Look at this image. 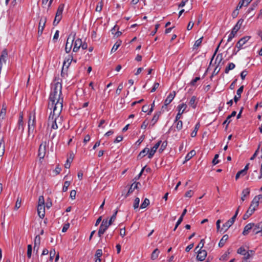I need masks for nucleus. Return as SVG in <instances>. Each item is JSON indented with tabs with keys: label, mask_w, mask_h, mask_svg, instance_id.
<instances>
[{
	"label": "nucleus",
	"mask_w": 262,
	"mask_h": 262,
	"mask_svg": "<svg viewBox=\"0 0 262 262\" xmlns=\"http://www.w3.org/2000/svg\"><path fill=\"white\" fill-rule=\"evenodd\" d=\"M250 37H251L249 36H244L238 40L236 45V47L238 49V50H239L248 41Z\"/></svg>",
	"instance_id": "9"
},
{
	"label": "nucleus",
	"mask_w": 262,
	"mask_h": 262,
	"mask_svg": "<svg viewBox=\"0 0 262 262\" xmlns=\"http://www.w3.org/2000/svg\"><path fill=\"white\" fill-rule=\"evenodd\" d=\"M70 185V181H66L64 183V185L62 188V191L66 192L68 190V187Z\"/></svg>",
	"instance_id": "51"
},
{
	"label": "nucleus",
	"mask_w": 262,
	"mask_h": 262,
	"mask_svg": "<svg viewBox=\"0 0 262 262\" xmlns=\"http://www.w3.org/2000/svg\"><path fill=\"white\" fill-rule=\"evenodd\" d=\"M8 56V52L7 49L3 50L1 55L0 56V63H2V61L6 62V58Z\"/></svg>",
	"instance_id": "23"
},
{
	"label": "nucleus",
	"mask_w": 262,
	"mask_h": 262,
	"mask_svg": "<svg viewBox=\"0 0 262 262\" xmlns=\"http://www.w3.org/2000/svg\"><path fill=\"white\" fill-rule=\"evenodd\" d=\"M184 110H182V111H181L180 110H179V112L176 117L175 121H177L181 118V115L184 113Z\"/></svg>",
	"instance_id": "62"
},
{
	"label": "nucleus",
	"mask_w": 262,
	"mask_h": 262,
	"mask_svg": "<svg viewBox=\"0 0 262 262\" xmlns=\"http://www.w3.org/2000/svg\"><path fill=\"white\" fill-rule=\"evenodd\" d=\"M146 167V166H144V167L142 169V170H141V171H140V172L139 173V174L138 176H137L136 177H135V178L134 179L133 181H135V182H136V181H137V180H139V179L140 178V177H141V176H142V173H143V172L144 170H145V167Z\"/></svg>",
	"instance_id": "55"
},
{
	"label": "nucleus",
	"mask_w": 262,
	"mask_h": 262,
	"mask_svg": "<svg viewBox=\"0 0 262 262\" xmlns=\"http://www.w3.org/2000/svg\"><path fill=\"white\" fill-rule=\"evenodd\" d=\"M37 213L38 216L43 219L45 214V206L38 205L37 206Z\"/></svg>",
	"instance_id": "16"
},
{
	"label": "nucleus",
	"mask_w": 262,
	"mask_h": 262,
	"mask_svg": "<svg viewBox=\"0 0 262 262\" xmlns=\"http://www.w3.org/2000/svg\"><path fill=\"white\" fill-rule=\"evenodd\" d=\"M141 185L140 182H134L130 186L127 193L125 195V198H127L130 193H133L135 189L138 188V185Z\"/></svg>",
	"instance_id": "12"
},
{
	"label": "nucleus",
	"mask_w": 262,
	"mask_h": 262,
	"mask_svg": "<svg viewBox=\"0 0 262 262\" xmlns=\"http://www.w3.org/2000/svg\"><path fill=\"white\" fill-rule=\"evenodd\" d=\"M237 253L244 255L243 259L245 260H247L250 258L249 252H248L244 247H239L237 250Z\"/></svg>",
	"instance_id": "5"
},
{
	"label": "nucleus",
	"mask_w": 262,
	"mask_h": 262,
	"mask_svg": "<svg viewBox=\"0 0 262 262\" xmlns=\"http://www.w3.org/2000/svg\"><path fill=\"white\" fill-rule=\"evenodd\" d=\"M5 152V142L2 138L0 141V157H2Z\"/></svg>",
	"instance_id": "30"
},
{
	"label": "nucleus",
	"mask_w": 262,
	"mask_h": 262,
	"mask_svg": "<svg viewBox=\"0 0 262 262\" xmlns=\"http://www.w3.org/2000/svg\"><path fill=\"white\" fill-rule=\"evenodd\" d=\"M46 142L41 143L38 149V157L40 159H43L46 154Z\"/></svg>",
	"instance_id": "7"
},
{
	"label": "nucleus",
	"mask_w": 262,
	"mask_h": 262,
	"mask_svg": "<svg viewBox=\"0 0 262 262\" xmlns=\"http://www.w3.org/2000/svg\"><path fill=\"white\" fill-rule=\"evenodd\" d=\"M56 254V251L55 249H52L51 250L50 252V260L52 261L53 259L54 256Z\"/></svg>",
	"instance_id": "53"
},
{
	"label": "nucleus",
	"mask_w": 262,
	"mask_h": 262,
	"mask_svg": "<svg viewBox=\"0 0 262 262\" xmlns=\"http://www.w3.org/2000/svg\"><path fill=\"white\" fill-rule=\"evenodd\" d=\"M62 85L60 82H56L54 84L53 88L50 93L49 100L50 101H60V97L62 94Z\"/></svg>",
	"instance_id": "1"
},
{
	"label": "nucleus",
	"mask_w": 262,
	"mask_h": 262,
	"mask_svg": "<svg viewBox=\"0 0 262 262\" xmlns=\"http://www.w3.org/2000/svg\"><path fill=\"white\" fill-rule=\"evenodd\" d=\"M177 122L176 128L178 130H181L183 126V122L181 120H178L177 121H175Z\"/></svg>",
	"instance_id": "50"
},
{
	"label": "nucleus",
	"mask_w": 262,
	"mask_h": 262,
	"mask_svg": "<svg viewBox=\"0 0 262 262\" xmlns=\"http://www.w3.org/2000/svg\"><path fill=\"white\" fill-rule=\"evenodd\" d=\"M196 96H193L189 102V104L192 106L193 108H195L196 106Z\"/></svg>",
	"instance_id": "34"
},
{
	"label": "nucleus",
	"mask_w": 262,
	"mask_h": 262,
	"mask_svg": "<svg viewBox=\"0 0 262 262\" xmlns=\"http://www.w3.org/2000/svg\"><path fill=\"white\" fill-rule=\"evenodd\" d=\"M69 61H71V62L73 61L75 63H76V62H77L76 59H73V55H69L68 58H66V59L64 60L63 67H64V66H66L67 62H69Z\"/></svg>",
	"instance_id": "36"
},
{
	"label": "nucleus",
	"mask_w": 262,
	"mask_h": 262,
	"mask_svg": "<svg viewBox=\"0 0 262 262\" xmlns=\"http://www.w3.org/2000/svg\"><path fill=\"white\" fill-rule=\"evenodd\" d=\"M161 145L159 149V151L162 152L166 148V147L167 145V142L166 141H165L163 142L162 143L161 142Z\"/></svg>",
	"instance_id": "49"
},
{
	"label": "nucleus",
	"mask_w": 262,
	"mask_h": 262,
	"mask_svg": "<svg viewBox=\"0 0 262 262\" xmlns=\"http://www.w3.org/2000/svg\"><path fill=\"white\" fill-rule=\"evenodd\" d=\"M81 46V39L78 38L76 39L74 43V46L73 49L74 52H77L80 49Z\"/></svg>",
	"instance_id": "20"
},
{
	"label": "nucleus",
	"mask_w": 262,
	"mask_h": 262,
	"mask_svg": "<svg viewBox=\"0 0 262 262\" xmlns=\"http://www.w3.org/2000/svg\"><path fill=\"white\" fill-rule=\"evenodd\" d=\"M244 86V85H242L240 88L237 90L236 94L237 95H235L234 97L233 100L235 103H237L238 101L241 98V94L243 92Z\"/></svg>",
	"instance_id": "13"
},
{
	"label": "nucleus",
	"mask_w": 262,
	"mask_h": 262,
	"mask_svg": "<svg viewBox=\"0 0 262 262\" xmlns=\"http://www.w3.org/2000/svg\"><path fill=\"white\" fill-rule=\"evenodd\" d=\"M121 43H122V41L121 40H119L118 41H117L114 44V46L113 47V48L112 49V50H111V52H115L118 49V48L120 47V46L121 45Z\"/></svg>",
	"instance_id": "38"
},
{
	"label": "nucleus",
	"mask_w": 262,
	"mask_h": 262,
	"mask_svg": "<svg viewBox=\"0 0 262 262\" xmlns=\"http://www.w3.org/2000/svg\"><path fill=\"white\" fill-rule=\"evenodd\" d=\"M117 212H118V210H116L114 212V213L112 215V216L111 217V218L109 220V224H112L113 223V222L115 221V220H116V215H117Z\"/></svg>",
	"instance_id": "46"
},
{
	"label": "nucleus",
	"mask_w": 262,
	"mask_h": 262,
	"mask_svg": "<svg viewBox=\"0 0 262 262\" xmlns=\"http://www.w3.org/2000/svg\"><path fill=\"white\" fill-rule=\"evenodd\" d=\"M40 244V237L39 235H37L35 236L34 239V251H36V252H38L39 245Z\"/></svg>",
	"instance_id": "17"
},
{
	"label": "nucleus",
	"mask_w": 262,
	"mask_h": 262,
	"mask_svg": "<svg viewBox=\"0 0 262 262\" xmlns=\"http://www.w3.org/2000/svg\"><path fill=\"white\" fill-rule=\"evenodd\" d=\"M195 153L196 152L194 150H192L189 152H188L185 157V160L183 163H185L186 162L189 161L192 157L195 155Z\"/></svg>",
	"instance_id": "32"
},
{
	"label": "nucleus",
	"mask_w": 262,
	"mask_h": 262,
	"mask_svg": "<svg viewBox=\"0 0 262 262\" xmlns=\"http://www.w3.org/2000/svg\"><path fill=\"white\" fill-rule=\"evenodd\" d=\"M139 203H140V199L139 198H136L135 199L134 205H133L134 209H136V208H138Z\"/></svg>",
	"instance_id": "56"
},
{
	"label": "nucleus",
	"mask_w": 262,
	"mask_h": 262,
	"mask_svg": "<svg viewBox=\"0 0 262 262\" xmlns=\"http://www.w3.org/2000/svg\"><path fill=\"white\" fill-rule=\"evenodd\" d=\"M228 238L229 236L227 234L223 235V236L222 237V238H221L219 243V247H223L224 246L226 242L228 240Z\"/></svg>",
	"instance_id": "28"
},
{
	"label": "nucleus",
	"mask_w": 262,
	"mask_h": 262,
	"mask_svg": "<svg viewBox=\"0 0 262 262\" xmlns=\"http://www.w3.org/2000/svg\"><path fill=\"white\" fill-rule=\"evenodd\" d=\"M76 33L72 32L68 36L65 47V51L69 53L72 49L73 41L75 39Z\"/></svg>",
	"instance_id": "3"
},
{
	"label": "nucleus",
	"mask_w": 262,
	"mask_h": 262,
	"mask_svg": "<svg viewBox=\"0 0 262 262\" xmlns=\"http://www.w3.org/2000/svg\"><path fill=\"white\" fill-rule=\"evenodd\" d=\"M175 96V91H173L172 93L169 94V95L167 96V97L166 98L164 101L165 106H167L169 104H170L171 102V101L174 99Z\"/></svg>",
	"instance_id": "14"
},
{
	"label": "nucleus",
	"mask_w": 262,
	"mask_h": 262,
	"mask_svg": "<svg viewBox=\"0 0 262 262\" xmlns=\"http://www.w3.org/2000/svg\"><path fill=\"white\" fill-rule=\"evenodd\" d=\"M250 194V189L249 188H247L244 189L242 191V196L241 197V200L242 201H244L245 200V197L248 195Z\"/></svg>",
	"instance_id": "33"
},
{
	"label": "nucleus",
	"mask_w": 262,
	"mask_h": 262,
	"mask_svg": "<svg viewBox=\"0 0 262 262\" xmlns=\"http://www.w3.org/2000/svg\"><path fill=\"white\" fill-rule=\"evenodd\" d=\"M74 158V154H71L70 156L68 159L67 160L66 163L64 164V167L66 168H69L71 166V163L72 162Z\"/></svg>",
	"instance_id": "29"
},
{
	"label": "nucleus",
	"mask_w": 262,
	"mask_h": 262,
	"mask_svg": "<svg viewBox=\"0 0 262 262\" xmlns=\"http://www.w3.org/2000/svg\"><path fill=\"white\" fill-rule=\"evenodd\" d=\"M255 209L254 208H252V209H250V207H249L248 210L244 214L243 219L244 220L248 219L255 211Z\"/></svg>",
	"instance_id": "21"
},
{
	"label": "nucleus",
	"mask_w": 262,
	"mask_h": 262,
	"mask_svg": "<svg viewBox=\"0 0 262 262\" xmlns=\"http://www.w3.org/2000/svg\"><path fill=\"white\" fill-rule=\"evenodd\" d=\"M259 228H260L259 224L255 225L254 224V226L252 228L253 232L254 234H258V233H260V231L259 230Z\"/></svg>",
	"instance_id": "45"
},
{
	"label": "nucleus",
	"mask_w": 262,
	"mask_h": 262,
	"mask_svg": "<svg viewBox=\"0 0 262 262\" xmlns=\"http://www.w3.org/2000/svg\"><path fill=\"white\" fill-rule=\"evenodd\" d=\"M57 118V117H55V119L53 121H52V124L51 126V128L52 129H56L58 128V125L56 123Z\"/></svg>",
	"instance_id": "59"
},
{
	"label": "nucleus",
	"mask_w": 262,
	"mask_h": 262,
	"mask_svg": "<svg viewBox=\"0 0 262 262\" xmlns=\"http://www.w3.org/2000/svg\"><path fill=\"white\" fill-rule=\"evenodd\" d=\"M7 106L6 103L4 102L2 105V108L0 112V119H4L6 114Z\"/></svg>",
	"instance_id": "24"
},
{
	"label": "nucleus",
	"mask_w": 262,
	"mask_h": 262,
	"mask_svg": "<svg viewBox=\"0 0 262 262\" xmlns=\"http://www.w3.org/2000/svg\"><path fill=\"white\" fill-rule=\"evenodd\" d=\"M259 202L256 200V202L254 201V198L252 201L251 204L250 205V209H252V208H254L255 209L258 206Z\"/></svg>",
	"instance_id": "41"
},
{
	"label": "nucleus",
	"mask_w": 262,
	"mask_h": 262,
	"mask_svg": "<svg viewBox=\"0 0 262 262\" xmlns=\"http://www.w3.org/2000/svg\"><path fill=\"white\" fill-rule=\"evenodd\" d=\"M161 114V111L157 112V113H155L151 120V122H152V123L151 124V125L152 126H153L155 125V124L158 121Z\"/></svg>",
	"instance_id": "27"
},
{
	"label": "nucleus",
	"mask_w": 262,
	"mask_h": 262,
	"mask_svg": "<svg viewBox=\"0 0 262 262\" xmlns=\"http://www.w3.org/2000/svg\"><path fill=\"white\" fill-rule=\"evenodd\" d=\"M244 21V19L241 18L238 20L236 24L232 28L231 33L228 36V38L227 40L228 42H230L235 36L237 33V32L240 29L242 24Z\"/></svg>",
	"instance_id": "2"
},
{
	"label": "nucleus",
	"mask_w": 262,
	"mask_h": 262,
	"mask_svg": "<svg viewBox=\"0 0 262 262\" xmlns=\"http://www.w3.org/2000/svg\"><path fill=\"white\" fill-rule=\"evenodd\" d=\"M235 217H232L229 220L223 224V227L225 228V232L234 223Z\"/></svg>",
	"instance_id": "15"
},
{
	"label": "nucleus",
	"mask_w": 262,
	"mask_h": 262,
	"mask_svg": "<svg viewBox=\"0 0 262 262\" xmlns=\"http://www.w3.org/2000/svg\"><path fill=\"white\" fill-rule=\"evenodd\" d=\"M122 89H123V84H122V83H120L118 85V88L116 91V94L117 95H119Z\"/></svg>",
	"instance_id": "63"
},
{
	"label": "nucleus",
	"mask_w": 262,
	"mask_h": 262,
	"mask_svg": "<svg viewBox=\"0 0 262 262\" xmlns=\"http://www.w3.org/2000/svg\"><path fill=\"white\" fill-rule=\"evenodd\" d=\"M200 79V77H196L194 79L192 80L190 82L189 84L191 86H195L196 82Z\"/></svg>",
	"instance_id": "60"
},
{
	"label": "nucleus",
	"mask_w": 262,
	"mask_h": 262,
	"mask_svg": "<svg viewBox=\"0 0 262 262\" xmlns=\"http://www.w3.org/2000/svg\"><path fill=\"white\" fill-rule=\"evenodd\" d=\"M219 157V155L218 154H216L214 156V157L212 161L213 165H216L220 162V161L217 160Z\"/></svg>",
	"instance_id": "61"
},
{
	"label": "nucleus",
	"mask_w": 262,
	"mask_h": 262,
	"mask_svg": "<svg viewBox=\"0 0 262 262\" xmlns=\"http://www.w3.org/2000/svg\"><path fill=\"white\" fill-rule=\"evenodd\" d=\"M245 2V0H241L239 2L238 4L237 5L236 9H237L238 10L241 9L243 6H245L244 5Z\"/></svg>",
	"instance_id": "64"
},
{
	"label": "nucleus",
	"mask_w": 262,
	"mask_h": 262,
	"mask_svg": "<svg viewBox=\"0 0 262 262\" xmlns=\"http://www.w3.org/2000/svg\"><path fill=\"white\" fill-rule=\"evenodd\" d=\"M102 255V251L101 249H98L96 250V253L95 254V258H100L101 256Z\"/></svg>",
	"instance_id": "48"
},
{
	"label": "nucleus",
	"mask_w": 262,
	"mask_h": 262,
	"mask_svg": "<svg viewBox=\"0 0 262 262\" xmlns=\"http://www.w3.org/2000/svg\"><path fill=\"white\" fill-rule=\"evenodd\" d=\"M103 6V1L101 0L100 2L98 3V5L96 8V11L101 12Z\"/></svg>",
	"instance_id": "43"
},
{
	"label": "nucleus",
	"mask_w": 262,
	"mask_h": 262,
	"mask_svg": "<svg viewBox=\"0 0 262 262\" xmlns=\"http://www.w3.org/2000/svg\"><path fill=\"white\" fill-rule=\"evenodd\" d=\"M112 224H109V221H107V219H104L101 224L100 225V226L103 227H106V229H108V228Z\"/></svg>",
	"instance_id": "40"
},
{
	"label": "nucleus",
	"mask_w": 262,
	"mask_h": 262,
	"mask_svg": "<svg viewBox=\"0 0 262 262\" xmlns=\"http://www.w3.org/2000/svg\"><path fill=\"white\" fill-rule=\"evenodd\" d=\"M61 18H62V16H59L58 17H57L56 15H55V19H54L53 23V25L54 26H57V24L59 23V21L61 19Z\"/></svg>",
	"instance_id": "58"
},
{
	"label": "nucleus",
	"mask_w": 262,
	"mask_h": 262,
	"mask_svg": "<svg viewBox=\"0 0 262 262\" xmlns=\"http://www.w3.org/2000/svg\"><path fill=\"white\" fill-rule=\"evenodd\" d=\"M35 117L33 116V119L32 120L31 119V116H30V118L28 121V136L30 135L31 132H33L34 129L35 127Z\"/></svg>",
	"instance_id": "6"
},
{
	"label": "nucleus",
	"mask_w": 262,
	"mask_h": 262,
	"mask_svg": "<svg viewBox=\"0 0 262 262\" xmlns=\"http://www.w3.org/2000/svg\"><path fill=\"white\" fill-rule=\"evenodd\" d=\"M207 256V252L205 250L200 249L198 251V254L196 256V259L199 261H203Z\"/></svg>",
	"instance_id": "11"
},
{
	"label": "nucleus",
	"mask_w": 262,
	"mask_h": 262,
	"mask_svg": "<svg viewBox=\"0 0 262 262\" xmlns=\"http://www.w3.org/2000/svg\"><path fill=\"white\" fill-rule=\"evenodd\" d=\"M200 127V124L197 123L195 125L194 129L192 131V132L191 134V136L192 137H195L196 136L197 132L199 129V127Z\"/></svg>",
	"instance_id": "44"
},
{
	"label": "nucleus",
	"mask_w": 262,
	"mask_h": 262,
	"mask_svg": "<svg viewBox=\"0 0 262 262\" xmlns=\"http://www.w3.org/2000/svg\"><path fill=\"white\" fill-rule=\"evenodd\" d=\"M254 226V223H251L247 224L245 227L242 234L244 235H247L249 233L250 231L252 229Z\"/></svg>",
	"instance_id": "19"
},
{
	"label": "nucleus",
	"mask_w": 262,
	"mask_h": 262,
	"mask_svg": "<svg viewBox=\"0 0 262 262\" xmlns=\"http://www.w3.org/2000/svg\"><path fill=\"white\" fill-rule=\"evenodd\" d=\"M236 114V112L234 111L232 112V113L229 115L226 119L224 121V122H223V124H227L226 125V128H227L228 127V124L230 123V122L231 121V118L233 117H234Z\"/></svg>",
	"instance_id": "22"
},
{
	"label": "nucleus",
	"mask_w": 262,
	"mask_h": 262,
	"mask_svg": "<svg viewBox=\"0 0 262 262\" xmlns=\"http://www.w3.org/2000/svg\"><path fill=\"white\" fill-rule=\"evenodd\" d=\"M149 149L147 147H145L144 149H143L139 154L138 155L137 158L138 159H142V158L144 157L147 154H149Z\"/></svg>",
	"instance_id": "25"
},
{
	"label": "nucleus",
	"mask_w": 262,
	"mask_h": 262,
	"mask_svg": "<svg viewBox=\"0 0 262 262\" xmlns=\"http://www.w3.org/2000/svg\"><path fill=\"white\" fill-rule=\"evenodd\" d=\"M63 107V98L60 101H56L53 107V113L55 114V117H58L60 114Z\"/></svg>",
	"instance_id": "4"
},
{
	"label": "nucleus",
	"mask_w": 262,
	"mask_h": 262,
	"mask_svg": "<svg viewBox=\"0 0 262 262\" xmlns=\"http://www.w3.org/2000/svg\"><path fill=\"white\" fill-rule=\"evenodd\" d=\"M46 17H44L43 18H41L40 20L38 30V34L39 36L41 35L42 33L46 23Z\"/></svg>",
	"instance_id": "8"
},
{
	"label": "nucleus",
	"mask_w": 262,
	"mask_h": 262,
	"mask_svg": "<svg viewBox=\"0 0 262 262\" xmlns=\"http://www.w3.org/2000/svg\"><path fill=\"white\" fill-rule=\"evenodd\" d=\"M203 38V37H202L195 41L194 45V48H195L196 47H198L201 45V44L202 42Z\"/></svg>",
	"instance_id": "54"
},
{
	"label": "nucleus",
	"mask_w": 262,
	"mask_h": 262,
	"mask_svg": "<svg viewBox=\"0 0 262 262\" xmlns=\"http://www.w3.org/2000/svg\"><path fill=\"white\" fill-rule=\"evenodd\" d=\"M32 251V247L31 245H28L27 246V256L29 258L31 257Z\"/></svg>",
	"instance_id": "47"
},
{
	"label": "nucleus",
	"mask_w": 262,
	"mask_h": 262,
	"mask_svg": "<svg viewBox=\"0 0 262 262\" xmlns=\"http://www.w3.org/2000/svg\"><path fill=\"white\" fill-rule=\"evenodd\" d=\"M159 253L160 251L158 250V249L156 248V249H155L152 253H151V258L152 260L156 259L158 257Z\"/></svg>",
	"instance_id": "37"
},
{
	"label": "nucleus",
	"mask_w": 262,
	"mask_h": 262,
	"mask_svg": "<svg viewBox=\"0 0 262 262\" xmlns=\"http://www.w3.org/2000/svg\"><path fill=\"white\" fill-rule=\"evenodd\" d=\"M64 4H60L57 9L56 15L57 17H58L59 16H62V13L64 9Z\"/></svg>",
	"instance_id": "31"
},
{
	"label": "nucleus",
	"mask_w": 262,
	"mask_h": 262,
	"mask_svg": "<svg viewBox=\"0 0 262 262\" xmlns=\"http://www.w3.org/2000/svg\"><path fill=\"white\" fill-rule=\"evenodd\" d=\"M260 0H256L255 2L252 3L251 7H250L247 10L246 14L244 15L245 17H246L247 14L250 13L252 11L254 10V9L257 6Z\"/></svg>",
	"instance_id": "26"
},
{
	"label": "nucleus",
	"mask_w": 262,
	"mask_h": 262,
	"mask_svg": "<svg viewBox=\"0 0 262 262\" xmlns=\"http://www.w3.org/2000/svg\"><path fill=\"white\" fill-rule=\"evenodd\" d=\"M38 205L45 206V200L42 195L39 196L38 199Z\"/></svg>",
	"instance_id": "52"
},
{
	"label": "nucleus",
	"mask_w": 262,
	"mask_h": 262,
	"mask_svg": "<svg viewBox=\"0 0 262 262\" xmlns=\"http://www.w3.org/2000/svg\"><path fill=\"white\" fill-rule=\"evenodd\" d=\"M149 204V200L145 198L143 201V202L142 203V204L140 205V208L142 209L146 208L148 205Z\"/></svg>",
	"instance_id": "42"
},
{
	"label": "nucleus",
	"mask_w": 262,
	"mask_h": 262,
	"mask_svg": "<svg viewBox=\"0 0 262 262\" xmlns=\"http://www.w3.org/2000/svg\"><path fill=\"white\" fill-rule=\"evenodd\" d=\"M187 211L186 208L183 210V211L181 214V215L180 216L178 221L176 223L175 227L173 229V231H176V229H177L178 227L179 226V225L182 222V221L183 220V217H184V215L186 214V213H187Z\"/></svg>",
	"instance_id": "18"
},
{
	"label": "nucleus",
	"mask_w": 262,
	"mask_h": 262,
	"mask_svg": "<svg viewBox=\"0 0 262 262\" xmlns=\"http://www.w3.org/2000/svg\"><path fill=\"white\" fill-rule=\"evenodd\" d=\"M161 143V141H158L149 150V152L148 155V158L151 159L154 156V154L156 152L157 149L160 146Z\"/></svg>",
	"instance_id": "10"
},
{
	"label": "nucleus",
	"mask_w": 262,
	"mask_h": 262,
	"mask_svg": "<svg viewBox=\"0 0 262 262\" xmlns=\"http://www.w3.org/2000/svg\"><path fill=\"white\" fill-rule=\"evenodd\" d=\"M107 229H106V227H101L100 226L99 227V230H98V235L99 237H101V235L104 234V233L106 231V230H107Z\"/></svg>",
	"instance_id": "39"
},
{
	"label": "nucleus",
	"mask_w": 262,
	"mask_h": 262,
	"mask_svg": "<svg viewBox=\"0 0 262 262\" xmlns=\"http://www.w3.org/2000/svg\"><path fill=\"white\" fill-rule=\"evenodd\" d=\"M235 65L234 63L232 62H230L228 64V66H227L225 69V73L226 74H228L229 71L233 70L234 69Z\"/></svg>",
	"instance_id": "35"
},
{
	"label": "nucleus",
	"mask_w": 262,
	"mask_h": 262,
	"mask_svg": "<svg viewBox=\"0 0 262 262\" xmlns=\"http://www.w3.org/2000/svg\"><path fill=\"white\" fill-rule=\"evenodd\" d=\"M246 174V173L243 170H241L238 171V172L236 173V174L235 176L236 180H237L239 178V177L241 176H244Z\"/></svg>",
	"instance_id": "57"
}]
</instances>
